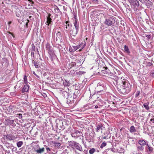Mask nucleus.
I'll return each instance as SVG.
<instances>
[{"mask_svg":"<svg viewBox=\"0 0 154 154\" xmlns=\"http://www.w3.org/2000/svg\"><path fill=\"white\" fill-rule=\"evenodd\" d=\"M20 116H21V117H22V115H21H21H20Z\"/></svg>","mask_w":154,"mask_h":154,"instance_id":"6e6d98bb","label":"nucleus"},{"mask_svg":"<svg viewBox=\"0 0 154 154\" xmlns=\"http://www.w3.org/2000/svg\"><path fill=\"white\" fill-rule=\"evenodd\" d=\"M27 24H28V23L27 22V23H26V25H27Z\"/></svg>","mask_w":154,"mask_h":154,"instance_id":"5fc2aeb1","label":"nucleus"},{"mask_svg":"<svg viewBox=\"0 0 154 154\" xmlns=\"http://www.w3.org/2000/svg\"><path fill=\"white\" fill-rule=\"evenodd\" d=\"M23 144V142L22 141H18L17 143V145L18 147L19 148L22 146Z\"/></svg>","mask_w":154,"mask_h":154,"instance_id":"b1692460","label":"nucleus"},{"mask_svg":"<svg viewBox=\"0 0 154 154\" xmlns=\"http://www.w3.org/2000/svg\"><path fill=\"white\" fill-rule=\"evenodd\" d=\"M95 149L94 148H92L89 151V153L90 154H93L95 152Z\"/></svg>","mask_w":154,"mask_h":154,"instance_id":"393cba45","label":"nucleus"},{"mask_svg":"<svg viewBox=\"0 0 154 154\" xmlns=\"http://www.w3.org/2000/svg\"><path fill=\"white\" fill-rule=\"evenodd\" d=\"M85 153V154H88V150H85L84 151Z\"/></svg>","mask_w":154,"mask_h":154,"instance_id":"37998d69","label":"nucleus"},{"mask_svg":"<svg viewBox=\"0 0 154 154\" xmlns=\"http://www.w3.org/2000/svg\"><path fill=\"white\" fill-rule=\"evenodd\" d=\"M31 55L32 56H34V52H33L31 51Z\"/></svg>","mask_w":154,"mask_h":154,"instance_id":"c03bdc74","label":"nucleus"},{"mask_svg":"<svg viewBox=\"0 0 154 154\" xmlns=\"http://www.w3.org/2000/svg\"><path fill=\"white\" fill-rule=\"evenodd\" d=\"M56 35H57V36L58 37H59L60 36V32L59 31L58 32H57L56 34Z\"/></svg>","mask_w":154,"mask_h":154,"instance_id":"4c0bfd02","label":"nucleus"},{"mask_svg":"<svg viewBox=\"0 0 154 154\" xmlns=\"http://www.w3.org/2000/svg\"><path fill=\"white\" fill-rule=\"evenodd\" d=\"M62 93L64 95V97H66V96L67 95H68L67 92L66 91H63V92Z\"/></svg>","mask_w":154,"mask_h":154,"instance_id":"473e14b6","label":"nucleus"},{"mask_svg":"<svg viewBox=\"0 0 154 154\" xmlns=\"http://www.w3.org/2000/svg\"><path fill=\"white\" fill-rule=\"evenodd\" d=\"M46 48L48 50V53H51L52 52V47L50 46L49 43H47L46 45Z\"/></svg>","mask_w":154,"mask_h":154,"instance_id":"f8f14e48","label":"nucleus"},{"mask_svg":"<svg viewBox=\"0 0 154 154\" xmlns=\"http://www.w3.org/2000/svg\"><path fill=\"white\" fill-rule=\"evenodd\" d=\"M52 17V16L50 14H48V15L47 17V21L45 23L48 26H49L50 24H51Z\"/></svg>","mask_w":154,"mask_h":154,"instance_id":"0eeeda50","label":"nucleus"},{"mask_svg":"<svg viewBox=\"0 0 154 154\" xmlns=\"http://www.w3.org/2000/svg\"><path fill=\"white\" fill-rule=\"evenodd\" d=\"M4 136L6 137V139L9 140H14L17 138L14 135L11 134H8L4 135Z\"/></svg>","mask_w":154,"mask_h":154,"instance_id":"423d86ee","label":"nucleus"},{"mask_svg":"<svg viewBox=\"0 0 154 154\" xmlns=\"http://www.w3.org/2000/svg\"><path fill=\"white\" fill-rule=\"evenodd\" d=\"M35 76L38 78H40V77L39 76H38V75H35Z\"/></svg>","mask_w":154,"mask_h":154,"instance_id":"603ef678","label":"nucleus"},{"mask_svg":"<svg viewBox=\"0 0 154 154\" xmlns=\"http://www.w3.org/2000/svg\"><path fill=\"white\" fill-rule=\"evenodd\" d=\"M102 91H98L97 92L98 94H100V92H101Z\"/></svg>","mask_w":154,"mask_h":154,"instance_id":"49530a36","label":"nucleus"},{"mask_svg":"<svg viewBox=\"0 0 154 154\" xmlns=\"http://www.w3.org/2000/svg\"><path fill=\"white\" fill-rule=\"evenodd\" d=\"M129 131L131 133H134L136 131V129L133 125H132L130 127Z\"/></svg>","mask_w":154,"mask_h":154,"instance_id":"a211bd4d","label":"nucleus"},{"mask_svg":"<svg viewBox=\"0 0 154 154\" xmlns=\"http://www.w3.org/2000/svg\"><path fill=\"white\" fill-rule=\"evenodd\" d=\"M8 32L9 33V34H11L13 36H14L13 35L11 32Z\"/></svg>","mask_w":154,"mask_h":154,"instance_id":"a18cd8bd","label":"nucleus"},{"mask_svg":"<svg viewBox=\"0 0 154 154\" xmlns=\"http://www.w3.org/2000/svg\"><path fill=\"white\" fill-rule=\"evenodd\" d=\"M115 149L114 148H112L111 149V150L112 151H114V150Z\"/></svg>","mask_w":154,"mask_h":154,"instance_id":"864d4df0","label":"nucleus"},{"mask_svg":"<svg viewBox=\"0 0 154 154\" xmlns=\"http://www.w3.org/2000/svg\"><path fill=\"white\" fill-rule=\"evenodd\" d=\"M15 148L16 149V148H13V149H14Z\"/></svg>","mask_w":154,"mask_h":154,"instance_id":"13d9d810","label":"nucleus"},{"mask_svg":"<svg viewBox=\"0 0 154 154\" xmlns=\"http://www.w3.org/2000/svg\"><path fill=\"white\" fill-rule=\"evenodd\" d=\"M86 45V43L85 41L83 42H81L78 45L79 48H80L81 49H79V51H81L82 50L83 48Z\"/></svg>","mask_w":154,"mask_h":154,"instance_id":"ddd939ff","label":"nucleus"},{"mask_svg":"<svg viewBox=\"0 0 154 154\" xmlns=\"http://www.w3.org/2000/svg\"><path fill=\"white\" fill-rule=\"evenodd\" d=\"M32 73H33V74L34 75H36V74H35V72H34V71H33Z\"/></svg>","mask_w":154,"mask_h":154,"instance_id":"8fccbe9b","label":"nucleus"},{"mask_svg":"<svg viewBox=\"0 0 154 154\" xmlns=\"http://www.w3.org/2000/svg\"><path fill=\"white\" fill-rule=\"evenodd\" d=\"M140 94V91H137L136 93V94H135V96L136 97H137Z\"/></svg>","mask_w":154,"mask_h":154,"instance_id":"f704fd0d","label":"nucleus"},{"mask_svg":"<svg viewBox=\"0 0 154 154\" xmlns=\"http://www.w3.org/2000/svg\"><path fill=\"white\" fill-rule=\"evenodd\" d=\"M11 21H9L8 22V24L9 25H10V24H11Z\"/></svg>","mask_w":154,"mask_h":154,"instance_id":"de8ad7c7","label":"nucleus"},{"mask_svg":"<svg viewBox=\"0 0 154 154\" xmlns=\"http://www.w3.org/2000/svg\"><path fill=\"white\" fill-rule=\"evenodd\" d=\"M87 2L88 1H87V0L85 1V2H84L83 5V8H85L86 6V5L85 4L87 3Z\"/></svg>","mask_w":154,"mask_h":154,"instance_id":"e433bc0d","label":"nucleus"},{"mask_svg":"<svg viewBox=\"0 0 154 154\" xmlns=\"http://www.w3.org/2000/svg\"><path fill=\"white\" fill-rule=\"evenodd\" d=\"M146 37L149 39L151 37V35H146Z\"/></svg>","mask_w":154,"mask_h":154,"instance_id":"a19ab883","label":"nucleus"},{"mask_svg":"<svg viewBox=\"0 0 154 154\" xmlns=\"http://www.w3.org/2000/svg\"><path fill=\"white\" fill-rule=\"evenodd\" d=\"M138 143L140 145L144 146L146 144V142L144 140H140L139 141Z\"/></svg>","mask_w":154,"mask_h":154,"instance_id":"f3484780","label":"nucleus"},{"mask_svg":"<svg viewBox=\"0 0 154 154\" xmlns=\"http://www.w3.org/2000/svg\"><path fill=\"white\" fill-rule=\"evenodd\" d=\"M28 1L30 2L31 4H34V2L32 1V0H28Z\"/></svg>","mask_w":154,"mask_h":154,"instance_id":"ea45409f","label":"nucleus"},{"mask_svg":"<svg viewBox=\"0 0 154 154\" xmlns=\"http://www.w3.org/2000/svg\"><path fill=\"white\" fill-rule=\"evenodd\" d=\"M14 121L12 120L7 119L6 120V123L8 125H10L14 123Z\"/></svg>","mask_w":154,"mask_h":154,"instance_id":"5701e85b","label":"nucleus"},{"mask_svg":"<svg viewBox=\"0 0 154 154\" xmlns=\"http://www.w3.org/2000/svg\"><path fill=\"white\" fill-rule=\"evenodd\" d=\"M29 86L27 84H25L24 85L21 90V92L22 93H24L26 92H27L29 89Z\"/></svg>","mask_w":154,"mask_h":154,"instance_id":"9d476101","label":"nucleus"},{"mask_svg":"<svg viewBox=\"0 0 154 154\" xmlns=\"http://www.w3.org/2000/svg\"><path fill=\"white\" fill-rule=\"evenodd\" d=\"M143 106L147 110H149V109L148 104L147 103H144L143 104Z\"/></svg>","mask_w":154,"mask_h":154,"instance_id":"a878e982","label":"nucleus"},{"mask_svg":"<svg viewBox=\"0 0 154 154\" xmlns=\"http://www.w3.org/2000/svg\"><path fill=\"white\" fill-rule=\"evenodd\" d=\"M75 135H77V134H75Z\"/></svg>","mask_w":154,"mask_h":154,"instance_id":"4d7b16f0","label":"nucleus"},{"mask_svg":"<svg viewBox=\"0 0 154 154\" xmlns=\"http://www.w3.org/2000/svg\"><path fill=\"white\" fill-rule=\"evenodd\" d=\"M72 47L74 51H76L79 48V46L78 45H73Z\"/></svg>","mask_w":154,"mask_h":154,"instance_id":"c756f323","label":"nucleus"},{"mask_svg":"<svg viewBox=\"0 0 154 154\" xmlns=\"http://www.w3.org/2000/svg\"><path fill=\"white\" fill-rule=\"evenodd\" d=\"M119 90L123 94L128 93L131 90V87L130 84L127 80L122 81L117 85Z\"/></svg>","mask_w":154,"mask_h":154,"instance_id":"f257e3e1","label":"nucleus"},{"mask_svg":"<svg viewBox=\"0 0 154 154\" xmlns=\"http://www.w3.org/2000/svg\"><path fill=\"white\" fill-rule=\"evenodd\" d=\"M150 120L152 122L154 123V116L152 117Z\"/></svg>","mask_w":154,"mask_h":154,"instance_id":"c9c22d12","label":"nucleus"},{"mask_svg":"<svg viewBox=\"0 0 154 154\" xmlns=\"http://www.w3.org/2000/svg\"><path fill=\"white\" fill-rule=\"evenodd\" d=\"M32 63L33 64L34 66L36 68H38L39 66V65L38 63H37L35 61L33 60H32Z\"/></svg>","mask_w":154,"mask_h":154,"instance_id":"6ab92c4d","label":"nucleus"},{"mask_svg":"<svg viewBox=\"0 0 154 154\" xmlns=\"http://www.w3.org/2000/svg\"><path fill=\"white\" fill-rule=\"evenodd\" d=\"M82 133V132L80 131H76L74 133H72L71 134V135L72 137H74L75 138H78L79 137L82 136V139H83V136H82V135H80L79 136L75 135V134H78V133Z\"/></svg>","mask_w":154,"mask_h":154,"instance_id":"1a4fd4ad","label":"nucleus"},{"mask_svg":"<svg viewBox=\"0 0 154 154\" xmlns=\"http://www.w3.org/2000/svg\"><path fill=\"white\" fill-rule=\"evenodd\" d=\"M115 23V17L113 16L106 18L104 22L106 25L110 26H114Z\"/></svg>","mask_w":154,"mask_h":154,"instance_id":"7ed1b4c3","label":"nucleus"},{"mask_svg":"<svg viewBox=\"0 0 154 154\" xmlns=\"http://www.w3.org/2000/svg\"><path fill=\"white\" fill-rule=\"evenodd\" d=\"M129 2L131 7L136 10L139 6V2L137 0H129Z\"/></svg>","mask_w":154,"mask_h":154,"instance_id":"20e7f679","label":"nucleus"},{"mask_svg":"<svg viewBox=\"0 0 154 154\" xmlns=\"http://www.w3.org/2000/svg\"><path fill=\"white\" fill-rule=\"evenodd\" d=\"M54 146L56 147H58L60 146L61 144L59 143H54Z\"/></svg>","mask_w":154,"mask_h":154,"instance_id":"7c9ffc66","label":"nucleus"},{"mask_svg":"<svg viewBox=\"0 0 154 154\" xmlns=\"http://www.w3.org/2000/svg\"><path fill=\"white\" fill-rule=\"evenodd\" d=\"M23 79L25 84H27L28 81L27 76L25 75L24 76Z\"/></svg>","mask_w":154,"mask_h":154,"instance_id":"bb28decb","label":"nucleus"},{"mask_svg":"<svg viewBox=\"0 0 154 154\" xmlns=\"http://www.w3.org/2000/svg\"><path fill=\"white\" fill-rule=\"evenodd\" d=\"M74 19L73 20V24L76 30L75 34H77L79 32V21L76 16L74 17Z\"/></svg>","mask_w":154,"mask_h":154,"instance_id":"39448f33","label":"nucleus"},{"mask_svg":"<svg viewBox=\"0 0 154 154\" xmlns=\"http://www.w3.org/2000/svg\"><path fill=\"white\" fill-rule=\"evenodd\" d=\"M63 84L65 86H69L70 85L69 83V82H67L66 81V82H63Z\"/></svg>","mask_w":154,"mask_h":154,"instance_id":"2f4dec72","label":"nucleus"},{"mask_svg":"<svg viewBox=\"0 0 154 154\" xmlns=\"http://www.w3.org/2000/svg\"><path fill=\"white\" fill-rule=\"evenodd\" d=\"M35 152H36L38 153H41L44 151L45 148L43 147L42 148H39L38 149L36 150L35 149Z\"/></svg>","mask_w":154,"mask_h":154,"instance_id":"dca6fc26","label":"nucleus"},{"mask_svg":"<svg viewBox=\"0 0 154 154\" xmlns=\"http://www.w3.org/2000/svg\"><path fill=\"white\" fill-rule=\"evenodd\" d=\"M124 50L126 53L128 54H129L130 53V52L129 51V49L128 46H127L126 45H125L124 46Z\"/></svg>","mask_w":154,"mask_h":154,"instance_id":"4be33fe9","label":"nucleus"},{"mask_svg":"<svg viewBox=\"0 0 154 154\" xmlns=\"http://www.w3.org/2000/svg\"><path fill=\"white\" fill-rule=\"evenodd\" d=\"M46 149L48 152L50 151H51V149L48 147H47L46 148Z\"/></svg>","mask_w":154,"mask_h":154,"instance_id":"79ce46f5","label":"nucleus"},{"mask_svg":"<svg viewBox=\"0 0 154 154\" xmlns=\"http://www.w3.org/2000/svg\"><path fill=\"white\" fill-rule=\"evenodd\" d=\"M106 143L105 142H103L102 143L101 145L100 148L102 149L104 147L106 146Z\"/></svg>","mask_w":154,"mask_h":154,"instance_id":"cd10ccee","label":"nucleus"},{"mask_svg":"<svg viewBox=\"0 0 154 154\" xmlns=\"http://www.w3.org/2000/svg\"><path fill=\"white\" fill-rule=\"evenodd\" d=\"M66 30L68 31L69 30L70 28L72 27V25L69 22V21H67L66 22Z\"/></svg>","mask_w":154,"mask_h":154,"instance_id":"9b49d317","label":"nucleus"},{"mask_svg":"<svg viewBox=\"0 0 154 154\" xmlns=\"http://www.w3.org/2000/svg\"><path fill=\"white\" fill-rule=\"evenodd\" d=\"M98 106L97 105H96L95 106V109H97V108H98Z\"/></svg>","mask_w":154,"mask_h":154,"instance_id":"09e8293b","label":"nucleus"},{"mask_svg":"<svg viewBox=\"0 0 154 154\" xmlns=\"http://www.w3.org/2000/svg\"><path fill=\"white\" fill-rule=\"evenodd\" d=\"M93 2H97L98 1V0H92Z\"/></svg>","mask_w":154,"mask_h":154,"instance_id":"3c124183","label":"nucleus"},{"mask_svg":"<svg viewBox=\"0 0 154 154\" xmlns=\"http://www.w3.org/2000/svg\"><path fill=\"white\" fill-rule=\"evenodd\" d=\"M55 12L57 14V15H60L62 13L60 11L59 8L57 7L56 9H55Z\"/></svg>","mask_w":154,"mask_h":154,"instance_id":"412c9836","label":"nucleus"},{"mask_svg":"<svg viewBox=\"0 0 154 154\" xmlns=\"http://www.w3.org/2000/svg\"><path fill=\"white\" fill-rule=\"evenodd\" d=\"M137 149L139 151H142L144 149V147L143 146H142L140 145H137Z\"/></svg>","mask_w":154,"mask_h":154,"instance_id":"aec40b11","label":"nucleus"},{"mask_svg":"<svg viewBox=\"0 0 154 154\" xmlns=\"http://www.w3.org/2000/svg\"><path fill=\"white\" fill-rule=\"evenodd\" d=\"M49 54L50 55V57H51V60L52 61H53L54 60H55L56 59V58H57L56 56L53 53V52H51V53H49Z\"/></svg>","mask_w":154,"mask_h":154,"instance_id":"4468645a","label":"nucleus"},{"mask_svg":"<svg viewBox=\"0 0 154 154\" xmlns=\"http://www.w3.org/2000/svg\"><path fill=\"white\" fill-rule=\"evenodd\" d=\"M150 75L152 77L154 78V70H152L151 71Z\"/></svg>","mask_w":154,"mask_h":154,"instance_id":"72a5a7b5","label":"nucleus"},{"mask_svg":"<svg viewBox=\"0 0 154 154\" xmlns=\"http://www.w3.org/2000/svg\"><path fill=\"white\" fill-rule=\"evenodd\" d=\"M106 134H107V136H105L104 137H103V139H107V137H108V135H109V134H108V133L107 132H106Z\"/></svg>","mask_w":154,"mask_h":154,"instance_id":"58836bf2","label":"nucleus"},{"mask_svg":"<svg viewBox=\"0 0 154 154\" xmlns=\"http://www.w3.org/2000/svg\"><path fill=\"white\" fill-rule=\"evenodd\" d=\"M147 146V149L149 150V151L150 152H151L153 150L152 148L149 146L148 144L146 145Z\"/></svg>","mask_w":154,"mask_h":154,"instance_id":"c85d7f7f","label":"nucleus"},{"mask_svg":"<svg viewBox=\"0 0 154 154\" xmlns=\"http://www.w3.org/2000/svg\"><path fill=\"white\" fill-rule=\"evenodd\" d=\"M104 125L100 123L98 124L97 126V128L95 129V131L96 132H98L100 131V130H103V128H104Z\"/></svg>","mask_w":154,"mask_h":154,"instance_id":"6e6552de","label":"nucleus"},{"mask_svg":"<svg viewBox=\"0 0 154 154\" xmlns=\"http://www.w3.org/2000/svg\"><path fill=\"white\" fill-rule=\"evenodd\" d=\"M139 133H138V134H137V135H139Z\"/></svg>","mask_w":154,"mask_h":154,"instance_id":"052dcab7","label":"nucleus"},{"mask_svg":"<svg viewBox=\"0 0 154 154\" xmlns=\"http://www.w3.org/2000/svg\"><path fill=\"white\" fill-rule=\"evenodd\" d=\"M152 64V63H151V64H150V65H151Z\"/></svg>","mask_w":154,"mask_h":154,"instance_id":"bf43d9fd","label":"nucleus"},{"mask_svg":"<svg viewBox=\"0 0 154 154\" xmlns=\"http://www.w3.org/2000/svg\"><path fill=\"white\" fill-rule=\"evenodd\" d=\"M103 69H104L101 71V73L105 74H108L109 73V70L107 67H104Z\"/></svg>","mask_w":154,"mask_h":154,"instance_id":"2eb2a0df","label":"nucleus"},{"mask_svg":"<svg viewBox=\"0 0 154 154\" xmlns=\"http://www.w3.org/2000/svg\"><path fill=\"white\" fill-rule=\"evenodd\" d=\"M68 144L69 146L73 149L75 154H80L79 152L83 151L82 146L79 143L72 140L69 141Z\"/></svg>","mask_w":154,"mask_h":154,"instance_id":"f03ea898","label":"nucleus"}]
</instances>
